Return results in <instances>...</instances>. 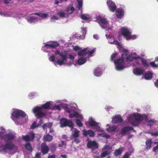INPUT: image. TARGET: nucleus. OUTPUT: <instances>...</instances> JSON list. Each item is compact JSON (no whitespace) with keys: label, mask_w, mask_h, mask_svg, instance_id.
Segmentation results:
<instances>
[{"label":"nucleus","mask_w":158,"mask_h":158,"mask_svg":"<svg viewBox=\"0 0 158 158\" xmlns=\"http://www.w3.org/2000/svg\"><path fill=\"white\" fill-rule=\"evenodd\" d=\"M89 124L91 127H96V129L98 130H99L100 127L98 126V123L95 121L92 118H90L89 122Z\"/></svg>","instance_id":"nucleus-12"},{"label":"nucleus","mask_w":158,"mask_h":158,"mask_svg":"<svg viewBox=\"0 0 158 158\" xmlns=\"http://www.w3.org/2000/svg\"><path fill=\"white\" fill-rule=\"evenodd\" d=\"M75 9L73 7H68L67 10V13L69 14H71L74 11Z\"/></svg>","instance_id":"nucleus-38"},{"label":"nucleus","mask_w":158,"mask_h":158,"mask_svg":"<svg viewBox=\"0 0 158 158\" xmlns=\"http://www.w3.org/2000/svg\"><path fill=\"white\" fill-rule=\"evenodd\" d=\"M81 19L85 20H88L89 19V18L87 17V16L85 14H82L81 15Z\"/></svg>","instance_id":"nucleus-45"},{"label":"nucleus","mask_w":158,"mask_h":158,"mask_svg":"<svg viewBox=\"0 0 158 158\" xmlns=\"http://www.w3.org/2000/svg\"><path fill=\"white\" fill-rule=\"evenodd\" d=\"M134 114L135 121L137 123L138 121H142L143 120V117L141 114L138 113L136 114Z\"/></svg>","instance_id":"nucleus-20"},{"label":"nucleus","mask_w":158,"mask_h":158,"mask_svg":"<svg viewBox=\"0 0 158 158\" xmlns=\"http://www.w3.org/2000/svg\"><path fill=\"white\" fill-rule=\"evenodd\" d=\"M51 105L50 102H48L45 103L44 104L42 105L41 106L42 109L44 108L45 109H50V106Z\"/></svg>","instance_id":"nucleus-28"},{"label":"nucleus","mask_w":158,"mask_h":158,"mask_svg":"<svg viewBox=\"0 0 158 158\" xmlns=\"http://www.w3.org/2000/svg\"><path fill=\"white\" fill-rule=\"evenodd\" d=\"M41 106H36L33 109V112L38 118H42L45 115V113L42 111Z\"/></svg>","instance_id":"nucleus-4"},{"label":"nucleus","mask_w":158,"mask_h":158,"mask_svg":"<svg viewBox=\"0 0 158 158\" xmlns=\"http://www.w3.org/2000/svg\"><path fill=\"white\" fill-rule=\"evenodd\" d=\"M110 151L109 150H107L103 152L101 154V157L102 158L106 156V155L109 154L110 153Z\"/></svg>","instance_id":"nucleus-40"},{"label":"nucleus","mask_w":158,"mask_h":158,"mask_svg":"<svg viewBox=\"0 0 158 158\" xmlns=\"http://www.w3.org/2000/svg\"><path fill=\"white\" fill-rule=\"evenodd\" d=\"M52 45L51 44H46L44 45V47L46 48H52Z\"/></svg>","instance_id":"nucleus-60"},{"label":"nucleus","mask_w":158,"mask_h":158,"mask_svg":"<svg viewBox=\"0 0 158 158\" xmlns=\"http://www.w3.org/2000/svg\"><path fill=\"white\" fill-rule=\"evenodd\" d=\"M145 121L147 122L148 123V125L149 126H152L155 123L154 120L152 119H148V118L147 117H146L145 119Z\"/></svg>","instance_id":"nucleus-34"},{"label":"nucleus","mask_w":158,"mask_h":158,"mask_svg":"<svg viewBox=\"0 0 158 158\" xmlns=\"http://www.w3.org/2000/svg\"><path fill=\"white\" fill-rule=\"evenodd\" d=\"M150 64L153 68H157L158 67V65L156 64L154 61L150 62Z\"/></svg>","instance_id":"nucleus-48"},{"label":"nucleus","mask_w":158,"mask_h":158,"mask_svg":"<svg viewBox=\"0 0 158 158\" xmlns=\"http://www.w3.org/2000/svg\"><path fill=\"white\" fill-rule=\"evenodd\" d=\"M136 38V36L135 35H130L128 37H126V39L127 40H129L131 39H135Z\"/></svg>","instance_id":"nucleus-46"},{"label":"nucleus","mask_w":158,"mask_h":158,"mask_svg":"<svg viewBox=\"0 0 158 158\" xmlns=\"http://www.w3.org/2000/svg\"><path fill=\"white\" fill-rule=\"evenodd\" d=\"M55 53L56 55H59L61 56V60L58 59L56 62V63L58 64L61 65H62L64 61H67V54L66 53H60L58 50L55 51Z\"/></svg>","instance_id":"nucleus-3"},{"label":"nucleus","mask_w":158,"mask_h":158,"mask_svg":"<svg viewBox=\"0 0 158 158\" xmlns=\"http://www.w3.org/2000/svg\"><path fill=\"white\" fill-rule=\"evenodd\" d=\"M64 145L65 146H66V144H65L64 141H61V144H58V146L60 147H62L63 145Z\"/></svg>","instance_id":"nucleus-56"},{"label":"nucleus","mask_w":158,"mask_h":158,"mask_svg":"<svg viewBox=\"0 0 158 158\" xmlns=\"http://www.w3.org/2000/svg\"><path fill=\"white\" fill-rule=\"evenodd\" d=\"M49 150V148L45 143H43L41 145V150L43 155L47 154Z\"/></svg>","instance_id":"nucleus-10"},{"label":"nucleus","mask_w":158,"mask_h":158,"mask_svg":"<svg viewBox=\"0 0 158 158\" xmlns=\"http://www.w3.org/2000/svg\"><path fill=\"white\" fill-rule=\"evenodd\" d=\"M15 138V135L12 132L6 133L3 136L4 140L6 143L11 142Z\"/></svg>","instance_id":"nucleus-8"},{"label":"nucleus","mask_w":158,"mask_h":158,"mask_svg":"<svg viewBox=\"0 0 158 158\" xmlns=\"http://www.w3.org/2000/svg\"><path fill=\"white\" fill-rule=\"evenodd\" d=\"M80 131L76 129H74L73 133L72 135L75 138H77L79 134Z\"/></svg>","instance_id":"nucleus-32"},{"label":"nucleus","mask_w":158,"mask_h":158,"mask_svg":"<svg viewBox=\"0 0 158 158\" xmlns=\"http://www.w3.org/2000/svg\"><path fill=\"white\" fill-rule=\"evenodd\" d=\"M123 119L120 115H117L113 117L112 121L115 124L119 123L123 121Z\"/></svg>","instance_id":"nucleus-11"},{"label":"nucleus","mask_w":158,"mask_h":158,"mask_svg":"<svg viewBox=\"0 0 158 158\" xmlns=\"http://www.w3.org/2000/svg\"><path fill=\"white\" fill-rule=\"evenodd\" d=\"M129 155L128 153H126L124 155L123 158H128Z\"/></svg>","instance_id":"nucleus-61"},{"label":"nucleus","mask_w":158,"mask_h":158,"mask_svg":"<svg viewBox=\"0 0 158 158\" xmlns=\"http://www.w3.org/2000/svg\"><path fill=\"white\" fill-rule=\"evenodd\" d=\"M152 142L151 140H148L146 142V145L147 146L146 149H149L151 147Z\"/></svg>","instance_id":"nucleus-33"},{"label":"nucleus","mask_w":158,"mask_h":158,"mask_svg":"<svg viewBox=\"0 0 158 158\" xmlns=\"http://www.w3.org/2000/svg\"><path fill=\"white\" fill-rule=\"evenodd\" d=\"M122 58H118L114 61L116 68L118 70H122L123 69L125 59H126L127 61H131L134 59H140L141 58V57L139 56L133 57L131 55L123 54L122 55Z\"/></svg>","instance_id":"nucleus-1"},{"label":"nucleus","mask_w":158,"mask_h":158,"mask_svg":"<svg viewBox=\"0 0 158 158\" xmlns=\"http://www.w3.org/2000/svg\"><path fill=\"white\" fill-rule=\"evenodd\" d=\"M86 60L83 58H81L78 59L77 63L80 65H82L85 63Z\"/></svg>","instance_id":"nucleus-36"},{"label":"nucleus","mask_w":158,"mask_h":158,"mask_svg":"<svg viewBox=\"0 0 158 158\" xmlns=\"http://www.w3.org/2000/svg\"><path fill=\"white\" fill-rule=\"evenodd\" d=\"M26 116V114L24 112L23 110H20V118H24Z\"/></svg>","instance_id":"nucleus-49"},{"label":"nucleus","mask_w":158,"mask_h":158,"mask_svg":"<svg viewBox=\"0 0 158 158\" xmlns=\"http://www.w3.org/2000/svg\"><path fill=\"white\" fill-rule=\"evenodd\" d=\"M141 62L143 65L146 67H148V65L147 63L146 60L143 58H141Z\"/></svg>","instance_id":"nucleus-43"},{"label":"nucleus","mask_w":158,"mask_h":158,"mask_svg":"<svg viewBox=\"0 0 158 158\" xmlns=\"http://www.w3.org/2000/svg\"><path fill=\"white\" fill-rule=\"evenodd\" d=\"M121 32L122 34L125 37H128L131 35V32L127 28H122L121 30Z\"/></svg>","instance_id":"nucleus-16"},{"label":"nucleus","mask_w":158,"mask_h":158,"mask_svg":"<svg viewBox=\"0 0 158 158\" xmlns=\"http://www.w3.org/2000/svg\"><path fill=\"white\" fill-rule=\"evenodd\" d=\"M11 118L16 125H19L20 121V110H14L11 114Z\"/></svg>","instance_id":"nucleus-2"},{"label":"nucleus","mask_w":158,"mask_h":158,"mask_svg":"<svg viewBox=\"0 0 158 158\" xmlns=\"http://www.w3.org/2000/svg\"><path fill=\"white\" fill-rule=\"evenodd\" d=\"M151 135L152 136H158V132H154L152 133Z\"/></svg>","instance_id":"nucleus-64"},{"label":"nucleus","mask_w":158,"mask_h":158,"mask_svg":"<svg viewBox=\"0 0 158 158\" xmlns=\"http://www.w3.org/2000/svg\"><path fill=\"white\" fill-rule=\"evenodd\" d=\"M133 130V127H131L126 126L123 128L121 131V134L124 135L128 131H131Z\"/></svg>","instance_id":"nucleus-18"},{"label":"nucleus","mask_w":158,"mask_h":158,"mask_svg":"<svg viewBox=\"0 0 158 158\" xmlns=\"http://www.w3.org/2000/svg\"><path fill=\"white\" fill-rule=\"evenodd\" d=\"M56 155L54 154L49 155L48 158H55Z\"/></svg>","instance_id":"nucleus-62"},{"label":"nucleus","mask_w":158,"mask_h":158,"mask_svg":"<svg viewBox=\"0 0 158 158\" xmlns=\"http://www.w3.org/2000/svg\"><path fill=\"white\" fill-rule=\"evenodd\" d=\"M40 153L39 152L36 153L35 155V158H40Z\"/></svg>","instance_id":"nucleus-57"},{"label":"nucleus","mask_w":158,"mask_h":158,"mask_svg":"<svg viewBox=\"0 0 158 158\" xmlns=\"http://www.w3.org/2000/svg\"><path fill=\"white\" fill-rule=\"evenodd\" d=\"M118 55V53H114L112 54L111 56V60L112 61L115 60L117 58V56Z\"/></svg>","instance_id":"nucleus-41"},{"label":"nucleus","mask_w":158,"mask_h":158,"mask_svg":"<svg viewBox=\"0 0 158 158\" xmlns=\"http://www.w3.org/2000/svg\"><path fill=\"white\" fill-rule=\"evenodd\" d=\"M144 77L146 80H150L152 77V74L150 72L146 73L144 74Z\"/></svg>","instance_id":"nucleus-29"},{"label":"nucleus","mask_w":158,"mask_h":158,"mask_svg":"<svg viewBox=\"0 0 158 158\" xmlns=\"http://www.w3.org/2000/svg\"><path fill=\"white\" fill-rule=\"evenodd\" d=\"M55 58V57L54 55H52L49 57V60L50 61L54 62V64H56V63L54 62Z\"/></svg>","instance_id":"nucleus-47"},{"label":"nucleus","mask_w":158,"mask_h":158,"mask_svg":"<svg viewBox=\"0 0 158 158\" xmlns=\"http://www.w3.org/2000/svg\"><path fill=\"white\" fill-rule=\"evenodd\" d=\"M112 44H115L118 46H120V45L119 43V42H118V41L117 40H114L113 43H112Z\"/></svg>","instance_id":"nucleus-55"},{"label":"nucleus","mask_w":158,"mask_h":158,"mask_svg":"<svg viewBox=\"0 0 158 158\" xmlns=\"http://www.w3.org/2000/svg\"><path fill=\"white\" fill-rule=\"evenodd\" d=\"M53 108L54 109L57 110L59 111H60L61 110L60 107L58 105H55Z\"/></svg>","instance_id":"nucleus-54"},{"label":"nucleus","mask_w":158,"mask_h":158,"mask_svg":"<svg viewBox=\"0 0 158 158\" xmlns=\"http://www.w3.org/2000/svg\"><path fill=\"white\" fill-rule=\"evenodd\" d=\"M127 119L128 121L131 123L133 126H136L138 125V123L136 122L134 114L129 116L128 117Z\"/></svg>","instance_id":"nucleus-13"},{"label":"nucleus","mask_w":158,"mask_h":158,"mask_svg":"<svg viewBox=\"0 0 158 158\" xmlns=\"http://www.w3.org/2000/svg\"><path fill=\"white\" fill-rule=\"evenodd\" d=\"M51 44L52 45V48H55L59 46L60 45L59 42L57 41L52 42Z\"/></svg>","instance_id":"nucleus-35"},{"label":"nucleus","mask_w":158,"mask_h":158,"mask_svg":"<svg viewBox=\"0 0 158 158\" xmlns=\"http://www.w3.org/2000/svg\"><path fill=\"white\" fill-rule=\"evenodd\" d=\"M44 139L45 141H50L52 139L53 137L52 135L48 134L44 135Z\"/></svg>","instance_id":"nucleus-24"},{"label":"nucleus","mask_w":158,"mask_h":158,"mask_svg":"<svg viewBox=\"0 0 158 158\" xmlns=\"http://www.w3.org/2000/svg\"><path fill=\"white\" fill-rule=\"evenodd\" d=\"M95 51V49H93L91 51H87V52H88V54L89 56H91Z\"/></svg>","instance_id":"nucleus-52"},{"label":"nucleus","mask_w":158,"mask_h":158,"mask_svg":"<svg viewBox=\"0 0 158 158\" xmlns=\"http://www.w3.org/2000/svg\"><path fill=\"white\" fill-rule=\"evenodd\" d=\"M102 72L101 69L99 68H96L94 73V75L97 77L100 76L101 75Z\"/></svg>","instance_id":"nucleus-26"},{"label":"nucleus","mask_w":158,"mask_h":158,"mask_svg":"<svg viewBox=\"0 0 158 158\" xmlns=\"http://www.w3.org/2000/svg\"><path fill=\"white\" fill-rule=\"evenodd\" d=\"M58 15L61 17H64L65 16V13L64 12H59Z\"/></svg>","instance_id":"nucleus-53"},{"label":"nucleus","mask_w":158,"mask_h":158,"mask_svg":"<svg viewBox=\"0 0 158 158\" xmlns=\"http://www.w3.org/2000/svg\"><path fill=\"white\" fill-rule=\"evenodd\" d=\"M116 17L118 19H121L124 15L123 10L122 9L118 8L116 12Z\"/></svg>","instance_id":"nucleus-17"},{"label":"nucleus","mask_w":158,"mask_h":158,"mask_svg":"<svg viewBox=\"0 0 158 158\" xmlns=\"http://www.w3.org/2000/svg\"><path fill=\"white\" fill-rule=\"evenodd\" d=\"M123 151V148H120L118 149H116L115 150L114 152V155L117 156L118 155L121 154L122 152Z\"/></svg>","instance_id":"nucleus-30"},{"label":"nucleus","mask_w":158,"mask_h":158,"mask_svg":"<svg viewBox=\"0 0 158 158\" xmlns=\"http://www.w3.org/2000/svg\"><path fill=\"white\" fill-rule=\"evenodd\" d=\"M107 126L109 127L106 129L107 130L110 132H112L114 131L116 129V127L115 126H110L109 124H107Z\"/></svg>","instance_id":"nucleus-25"},{"label":"nucleus","mask_w":158,"mask_h":158,"mask_svg":"<svg viewBox=\"0 0 158 158\" xmlns=\"http://www.w3.org/2000/svg\"><path fill=\"white\" fill-rule=\"evenodd\" d=\"M43 123V120L42 119L40 120L37 124V126L38 127H39V126H40Z\"/></svg>","instance_id":"nucleus-59"},{"label":"nucleus","mask_w":158,"mask_h":158,"mask_svg":"<svg viewBox=\"0 0 158 158\" xmlns=\"http://www.w3.org/2000/svg\"><path fill=\"white\" fill-rule=\"evenodd\" d=\"M79 114L77 112H75L74 113H71L69 114V117L70 118H72L73 117H78Z\"/></svg>","instance_id":"nucleus-39"},{"label":"nucleus","mask_w":158,"mask_h":158,"mask_svg":"<svg viewBox=\"0 0 158 158\" xmlns=\"http://www.w3.org/2000/svg\"><path fill=\"white\" fill-rule=\"evenodd\" d=\"M34 14L37 15L43 18H46L48 15L47 13H35Z\"/></svg>","instance_id":"nucleus-31"},{"label":"nucleus","mask_w":158,"mask_h":158,"mask_svg":"<svg viewBox=\"0 0 158 158\" xmlns=\"http://www.w3.org/2000/svg\"><path fill=\"white\" fill-rule=\"evenodd\" d=\"M76 123L77 125L80 127H82L83 124L81 120L79 119H77L76 121Z\"/></svg>","instance_id":"nucleus-42"},{"label":"nucleus","mask_w":158,"mask_h":158,"mask_svg":"<svg viewBox=\"0 0 158 158\" xmlns=\"http://www.w3.org/2000/svg\"><path fill=\"white\" fill-rule=\"evenodd\" d=\"M98 20L99 21V24L101 26L102 28H105L102 26L101 25V24L102 25H106L108 24V22L107 21L106 19L102 18L101 17H100L98 19Z\"/></svg>","instance_id":"nucleus-19"},{"label":"nucleus","mask_w":158,"mask_h":158,"mask_svg":"<svg viewBox=\"0 0 158 158\" xmlns=\"http://www.w3.org/2000/svg\"><path fill=\"white\" fill-rule=\"evenodd\" d=\"M49 148L52 152H54L56 150V145L53 143H51L49 145Z\"/></svg>","instance_id":"nucleus-27"},{"label":"nucleus","mask_w":158,"mask_h":158,"mask_svg":"<svg viewBox=\"0 0 158 158\" xmlns=\"http://www.w3.org/2000/svg\"><path fill=\"white\" fill-rule=\"evenodd\" d=\"M6 150V144L5 145H2L0 146V151H4Z\"/></svg>","instance_id":"nucleus-44"},{"label":"nucleus","mask_w":158,"mask_h":158,"mask_svg":"<svg viewBox=\"0 0 158 158\" xmlns=\"http://www.w3.org/2000/svg\"><path fill=\"white\" fill-rule=\"evenodd\" d=\"M107 5L111 11L113 12H115L116 9V6L114 2L111 0H108Z\"/></svg>","instance_id":"nucleus-9"},{"label":"nucleus","mask_w":158,"mask_h":158,"mask_svg":"<svg viewBox=\"0 0 158 158\" xmlns=\"http://www.w3.org/2000/svg\"><path fill=\"white\" fill-rule=\"evenodd\" d=\"M38 127L37 126V125H36V122H33L31 125V129H35V128L36 127Z\"/></svg>","instance_id":"nucleus-50"},{"label":"nucleus","mask_w":158,"mask_h":158,"mask_svg":"<svg viewBox=\"0 0 158 158\" xmlns=\"http://www.w3.org/2000/svg\"><path fill=\"white\" fill-rule=\"evenodd\" d=\"M87 147L89 148H91L93 152L96 149L98 148V144L96 141L90 140L87 142Z\"/></svg>","instance_id":"nucleus-6"},{"label":"nucleus","mask_w":158,"mask_h":158,"mask_svg":"<svg viewBox=\"0 0 158 158\" xmlns=\"http://www.w3.org/2000/svg\"><path fill=\"white\" fill-rule=\"evenodd\" d=\"M144 72V70L141 68H136L133 70V73L136 76H140L142 75Z\"/></svg>","instance_id":"nucleus-14"},{"label":"nucleus","mask_w":158,"mask_h":158,"mask_svg":"<svg viewBox=\"0 0 158 158\" xmlns=\"http://www.w3.org/2000/svg\"><path fill=\"white\" fill-rule=\"evenodd\" d=\"M60 124L61 127H62L68 126L72 128L73 126L71 120H67V119L64 118H62L60 119Z\"/></svg>","instance_id":"nucleus-5"},{"label":"nucleus","mask_w":158,"mask_h":158,"mask_svg":"<svg viewBox=\"0 0 158 158\" xmlns=\"http://www.w3.org/2000/svg\"><path fill=\"white\" fill-rule=\"evenodd\" d=\"M93 38L96 40H98L99 38L97 34H94L93 35Z\"/></svg>","instance_id":"nucleus-63"},{"label":"nucleus","mask_w":158,"mask_h":158,"mask_svg":"<svg viewBox=\"0 0 158 158\" xmlns=\"http://www.w3.org/2000/svg\"><path fill=\"white\" fill-rule=\"evenodd\" d=\"M73 49L74 51H77L79 50V47L77 46H76L73 47Z\"/></svg>","instance_id":"nucleus-58"},{"label":"nucleus","mask_w":158,"mask_h":158,"mask_svg":"<svg viewBox=\"0 0 158 158\" xmlns=\"http://www.w3.org/2000/svg\"><path fill=\"white\" fill-rule=\"evenodd\" d=\"M155 144H157V145L154 147L153 149V151L155 152L157 150H158V142H156L154 143Z\"/></svg>","instance_id":"nucleus-51"},{"label":"nucleus","mask_w":158,"mask_h":158,"mask_svg":"<svg viewBox=\"0 0 158 158\" xmlns=\"http://www.w3.org/2000/svg\"><path fill=\"white\" fill-rule=\"evenodd\" d=\"M83 134L85 136H86L88 135L90 137H93L95 135V133L94 131L91 130L87 131L85 130H84L83 131Z\"/></svg>","instance_id":"nucleus-15"},{"label":"nucleus","mask_w":158,"mask_h":158,"mask_svg":"<svg viewBox=\"0 0 158 158\" xmlns=\"http://www.w3.org/2000/svg\"><path fill=\"white\" fill-rule=\"evenodd\" d=\"M6 149L9 150H11L13 149L15 147V145L14 144L12 143L11 142L6 143Z\"/></svg>","instance_id":"nucleus-21"},{"label":"nucleus","mask_w":158,"mask_h":158,"mask_svg":"<svg viewBox=\"0 0 158 158\" xmlns=\"http://www.w3.org/2000/svg\"><path fill=\"white\" fill-rule=\"evenodd\" d=\"M24 146L25 147V148L28 151L30 152H32V151L33 149L31 145V144L30 143H25L24 144Z\"/></svg>","instance_id":"nucleus-22"},{"label":"nucleus","mask_w":158,"mask_h":158,"mask_svg":"<svg viewBox=\"0 0 158 158\" xmlns=\"http://www.w3.org/2000/svg\"><path fill=\"white\" fill-rule=\"evenodd\" d=\"M35 137V134L33 132H30L28 135H23L22 138L25 142L31 141L33 140Z\"/></svg>","instance_id":"nucleus-7"},{"label":"nucleus","mask_w":158,"mask_h":158,"mask_svg":"<svg viewBox=\"0 0 158 158\" xmlns=\"http://www.w3.org/2000/svg\"><path fill=\"white\" fill-rule=\"evenodd\" d=\"M87 48H85L82 50L78 52V55L80 56H86L87 54Z\"/></svg>","instance_id":"nucleus-23"},{"label":"nucleus","mask_w":158,"mask_h":158,"mask_svg":"<svg viewBox=\"0 0 158 158\" xmlns=\"http://www.w3.org/2000/svg\"><path fill=\"white\" fill-rule=\"evenodd\" d=\"M78 2V5L77 6V8L78 9V10H80L81 8L82 9V1L81 0H77Z\"/></svg>","instance_id":"nucleus-37"}]
</instances>
